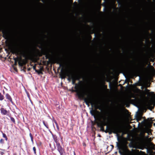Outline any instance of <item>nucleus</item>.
Segmentation results:
<instances>
[{
	"mask_svg": "<svg viewBox=\"0 0 155 155\" xmlns=\"http://www.w3.org/2000/svg\"><path fill=\"white\" fill-rule=\"evenodd\" d=\"M138 94L141 98H146V95L150 97L146 101V105L149 106L155 104V94L154 92H149V90L146 88L144 91L139 90Z\"/></svg>",
	"mask_w": 155,
	"mask_h": 155,
	"instance_id": "obj_1",
	"label": "nucleus"
},
{
	"mask_svg": "<svg viewBox=\"0 0 155 155\" xmlns=\"http://www.w3.org/2000/svg\"><path fill=\"white\" fill-rule=\"evenodd\" d=\"M148 141L149 142V149H147V153L149 154V155H153L154 154L155 152H154L152 150H155V147H154V145L152 143L150 142V141L151 140L152 138L151 137L150 138H147Z\"/></svg>",
	"mask_w": 155,
	"mask_h": 155,
	"instance_id": "obj_2",
	"label": "nucleus"
},
{
	"mask_svg": "<svg viewBox=\"0 0 155 155\" xmlns=\"http://www.w3.org/2000/svg\"><path fill=\"white\" fill-rule=\"evenodd\" d=\"M87 105L89 106V104L93 105L94 104V101L93 98L92 97L88 96L87 97L84 99Z\"/></svg>",
	"mask_w": 155,
	"mask_h": 155,
	"instance_id": "obj_3",
	"label": "nucleus"
},
{
	"mask_svg": "<svg viewBox=\"0 0 155 155\" xmlns=\"http://www.w3.org/2000/svg\"><path fill=\"white\" fill-rule=\"evenodd\" d=\"M147 76L149 78H151L153 76L155 75V70L153 68L148 71Z\"/></svg>",
	"mask_w": 155,
	"mask_h": 155,
	"instance_id": "obj_4",
	"label": "nucleus"
},
{
	"mask_svg": "<svg viewBox=\"0 0 155 155\" xmlns=\"http://www.w3.org/2000/svg\"><path fill=\"white\" fill-rule=\"evenodd\" d=\"M132 154L134 155H145V153L141 151H139L136 150H132Z\"/></svg>",
	"mask_w": 155,
	"mask_h": 155,
	"instance_id": "obj_5",
	"label": "nucleus"
},
{
	"mask_svg": "<svg viewBox=\"0 0 155 155\" xmlns=\"http://www.w3.org/2000/svg\"><path fill=\"white\" fill-rule=\"evenodd\" d=\"M13 51L17 55H19L22 53L21 51L19 48L17 47H15L14 48Z\"/></svg>",
	"mask_w": 155,
	"mask_h": 155,
	"instance_id": "obj_6",
	"label": "nucleus"
},
{
	"mask_svg": "<svg viewBox=\"0 0 155 155\" xmlns=\"http://www.w3.org/2000/svg\"><path fill=\"white\" fill-rule=\"evenodd\" d=\"M56 144L58 150L60 152L61 155H63L62 154H63V150L61 147L60 145V144L59 143H57Z\"/></svg>",
	"mask_w": 155,
	"mask_h": 155,
	"instance_id": "obj_7",
	"label": "nucleus"
},
{
	"mask_svg": "<svg viewBox=\"0 0 155 155\" xmlns=\"http://www.w3.org/2000/svg\"><path fill=\"white\" fill-rule=\"evenodd\" d=\"M111 130H112L114 133L115 134H117L119 132V129L116 127H113L110 128Z\"/></svg>",
	"mask_w": 155,
	"mask_h": 155,
	"instance_id": "obj_8",
	"label": "nucleus"
},
{
	"mask_svg": "<svg viewBox=\"0 0 155 155\" xmlns=\"http://www.w3.org/2000/svg\"><path fill=\"white\" fill-rule=\"evenodd\" d=\"M126 151L125 149L122 148V149L119 150L120 153L123 155H126Z\"/></svg>",
	"mask_w": 155,
	"mask_h": 155,
	"instance_id": "obj_9",
	"label": "nucleus"
},
{
	"mask_svg": "<svg viewBox=\"0 0 155 155\" xmlns=\"http://www.w3.org/2000/svg\"><path fill=\"white\" fill-rule=\"evenodd\" d=\"M5 97L11 103H13L12 99L10 95L8 94H6Z\"/></svg>",
	"mask_w": 155,
	"mask_h": 155,
	"instance_id": "obj_10",
	"label": "nucleus"
},
{
	"mask_svg": "<svg viewBox=\"0 0 155 155\" xmlns=\"http://www.w3.org/2000/svg\"><path fill=\"white\" fill-rule=\"evenodd\" d=\"M1 110L2 114H3L5 115L8 113L7 111L3 108H1Z\"/></svg>",
	"mask_w": 155,
	"mask_h": 155,
	"instance_id": "obj_11",
	"label": "nucleus"
},
{
	"mask_svg": "<svg viewBox=\"0 0 155 155\" xmlns=\"http://www.w3.org/2000/svg\"><path fill=\"white\" fill-rule=\"evenodd\" d=\"M71 78L72 79V83L73 84H74V81H75V80L77 79V78L73 75H71Z\"/></svg>",
	"mask_w": 155,
	"mask_h": 155,
	"instance_id": "obj_12",
	"label": "nucleus"
},
{
	"mask_svg": "<svg viewBox=\"0 0 155 155\" xmlns=\"http://www.w3.org/2000/svg\"><path fill=\"white\" fill-rule=\"evenodd\" d=\"M85 94V93L84 91L83 93H82V91L81 92L79 93L78 95L79 96L82 97V96H84V95Z\"/></svg>",
	"mask_w": 155,
	"mask_h": 155,
	"instance_id": "obj_13",
	"label": "nucleus"
},
{
	"mask_svg": "<svg viewBox=\"0 0 155 155\" xmlns=\"http://www.w3.org/2000/svg\"><path fill=\"white\" fill-rule=\"evenodd\" d=\"M53 137L54 140V141L55 142V143H56V144H57V143H58V139L56 137L54 136H53Z\"/></svg>",
	"mask_w": 155,
	"mask_h": 155,
	"instance_id": "obj_14",
	"label": "nucleus"
},
{
	"mask_svg": "<svg viewBox=\"0 0 155 155\" xmlns=\"http://www.w3.org/2000/svg\"><path fill=\"white\" fill-rule=\"evenodd\" d=\"M153 118H149L147 119V120H148V122L149 123H150V121H153L154 120H153Z\"/></svg>",
	"mask_w": 155,
	"mask_h": 155,
	"instance_id": "obj_15",
	"label": "nucleus"
},
{
	"mask_svg": "<svg viewBox=\"0 0 155 155\" xmlns=\"http://www.w3.org/2000/svg\"><path fill=\"white\" fill-rule=\"evenodd\" d=\"M4 97L0 93V100L2 101L3 100Z\"/></svg>",
	"mask_w": 155,
	"mask_h": 155,
	"instance_id": "obj_16",
	"label": "nucleus"
},
{
	"mask_svg": "<svg viewBox=\"0 0 155 155\" xmlns=\"http://www.w3.org/2000/svg\"><path fill=\"white\" fill-rule=\"evenodd\" d=\"M43 124L45 125V126L47 128H48V125H47V124L45 123V122L44 121H43Z\"/></svg>",
	"mask_w": 155,
	"mask_h": 155,
	"instance_id": "obj_17",
	"label": "nucleus"
},
{
	"mask_svg": "<svg viewBox=\"0 0 155 155\" xmlns=\"http://www.w3.org/2000/svg\"><path fill=\"white\" fill-rule=\"evenodd\" d=\"M33 150L34 151V153L35 154H36V150L35 147H33Z\"/></svg>",
	"mask_w": 155,
	"mask_h": 155,
	"instance_id": "obj_18",
	"label": "nucleus"
},
{
	"mask_svg": "<svg viewBox=\"0 0 155 155\" xmlns=\"http://www.w3.org/2000/svg\"><path fill=\"white\" fill-rule=\"evenodd\" d=\"M26 93L27 94V95L29 99H30L29 95V94L28 93V92H27V91H26Z\"/></svg>",
	"mask_w": 155,
	"mask_h": 155,
	"instance_id": "obj_19",
	"label": "nucleus"
},
{
	"mask_svg": "<svg viewBox=\"0 0 155 155\" xmlns=\"http://www.w3.org/2000/svg\"><path fill=\"white\" fill-rule=\"evenodd\" d=\"M2 136H3V137L4 138H5V137H6V134H5L3 133H2Z\"/></svg>",
	"mask_w": 155,
	"mask_h": 155,
	"instance_id": "obj_20",
	"label": "nucleus"
},
{
	"mask_svg": "<svg viewBox=\"0 0 155 155\" xmlns=\"http://www.w3.org/2000/svg\"><path fill=\"white\" fill-rule=\"evenodd\" d=\"M0 143H4V140L3 139H1L0 141Z\"/></svg>",
	"mask_w": 155,
	"mask_h": 155,
	"instance_id": "obj_21",
	"label": "nucleus"
},
{
	"mask_svg": "<svg viewBox=\"0 0 155 155\" xmlns=\"http://www.w3.org/2000/svg\"><path fill=\"white\" fill-rule=\"evenodd\" d=\"M23 55H24V57H25V58H26V57H27V55H26V54H25V53H23Z\"/></svg>",
	"mask_w": 155,
	"mask_h": 155,
	"instance_id": "obj_22",
	"label": "nucleus"
},
{
	"mask_svg": "<svg viewBox=\"0 0 155 155\" xmlns=\"http://www.w3.org/2000/svg\"><path fill=\"white\" fill-rule=\"evenodd\" d=\"M31 139L32 143H33V137H31Z\"/></svg>",
	"mask_w": 155,
	"mask_h": 155,
	"instance_id": "obj_23",
	"label": "nucleus"
},
{
	"mask_svg": "<svg viewBox=\"0 0 155 155\" xmlns=\"http://www.w3.org/2000/svg\"><path fill=\"white\" fill-rule=\"evenodd\" d=\"M29 135H30V137L31 138V137H32V134H31V133H30V134H29Z\"/></svg>",
	"mask_w": 155,
	"mask_h": 155,
	"instance_id": "obj_24",
	"label": "nucleus"
},
{
	"mask_svg": "<svg viewBox=\"0 0 155 155\" xmlns=\"http://www.w3.org/2000/svg\"><path fill=\"white\" fill-rule=\"evenodd\" d=\"M11 120H12V121L13 122L15 121V120L13 118H11Z\"/></svg>",
	"mask_w": 155,
	"mask_h": 155,
	"instance_id": "obj_25",
	"label": "nucleus"
},
{
	"mask_svg": "<svg viewBox=\"0 0 155 155\" xmlns=\"http://www.w3.org/2000/svg\"><path fill=\"white\" fill-rule=\"evenodd\" d=\"M67 75L69 77L70 76V75L69 74H68Z\"/></svg>",
	"mask_w": 155,
	"mask_h": 155,
	"instance_id": "obj_26",
	"label": "nucleus"
},
{
	"mask_svg": "<svg viewBox=\"0 0 155 155\" xmlns=\"http://www.w3.org/2000/svg\"><path fill=\"white\" fill-rule=\"evenodd\" d=\"M65 77V76L64 75V74L63 75L62 77L63 78H64Z\"/></svg>",
	"mask_w": 155,
	"mask_h": 155,
	"instance_id": "obj_27",
	"label": "nucleus"
},
{
	"mask_svg": "<svg viewBox=\"0 0 155 155\" xmlns=\"http://www.w3.org/2000/svg\"><path fill=\"white\" fill-rule=\"evenodd\" d=\"M5 140H6V141H7V140H8V138H7V137H5Z\"/></svg>",
	"mask_w": 155,
	"mask_h": 155,
	"instance_id": "obj_28",
	"label": "nucleus"
},
{
	"mask_svg": "<svg viewBox=\"0 0 155 155\" xmlns=\"http://www.w3.org/2000/svg\"><path fill=\"white\" fill-rule=\"evenodd\" d=\"M139 148L142 149V150H143V147H140Z\"/></svg>",
	"mask_w": 155,
	"mask_h": 155,
	"instance_id": "obj_29",
	"label": "nucleus"
},
{
	"mask_svg": "<svg viewBox=\"0 0 155 155\" xmlns=\"http://www.w3.org/2000/svg\"><path fill=\"white\" fill-rule=\"evenodd\" d=\"M131 153H129V154H131Z\"/></svg>",
	"mask_w": 155,
	"mask_h": 155,
	"instance_id": "obj_30",
	"label": "nucleus"
},
{
	"mask_svg": "<svg viewBox=\"0 0 155 155\" xmlns=\"http://www.w3.org/2000/svg\"><path fill=\"white\" fill-rule=\"evenodd\" d=\"M33 68H34V69H35V67H34Z\"/></svg>",
	"mask_w": 155,
	"mask_h": 155,
	"instance_id": "obj_31",
	"label": "nucleus"
},
{
	"mask_svg": "<svg viewBox=\"0 0 155 155\" xmlns=\"http://www.w3.org/2000/svg\"><path fill=\"white\" fill-rule=\"evenodd\" d=\"M122 148L121 147H120V150L121 149V148Z\"/></svg>",
	"mask_w": 155,
	"mask_h": 155,
	"instance_id": "obj_32",
	"label": "nucleus"
},
{
	"mask_svg": "<svg viewBox=\"0 0 155 155\" xmlns=\"http://www.w3.org/2000/svg\"><path fill=\"white\" fill-rule=\"evenodd\" d=\"M3 153L2 152V153L1 154H3Z\"/></svg>",
	"mask_w": 155,
	"mask_h": 155,
	"instance_id": "obj_33",
	"label": "nucleus"
}]
</instances>
